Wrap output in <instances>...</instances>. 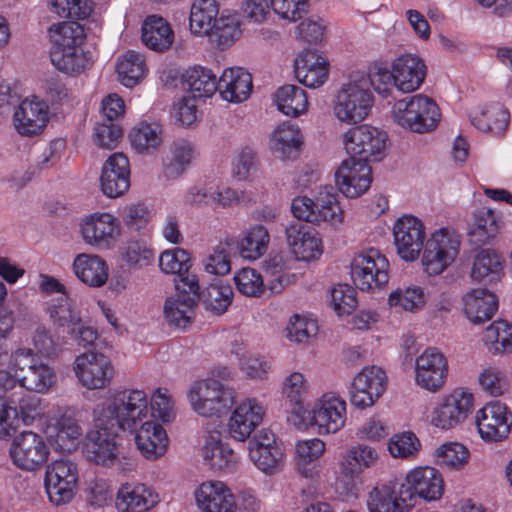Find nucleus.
<instances>
[{
	"instance_id": "obj_1",
	"label": "nucleus",
	"mask_w": 512,
	"mask_h": 512,
	"mask_svg": "<svg viewBox=\"0 0 512 512\" xmlns=\"http://www.w3.org/2000/svg\"><path fill=\"white\" fill-rule=\"evenodd\" d=\"M148 417V394L139 388L110 392L99 414L101 421L113 422L117 429L132 434L140 454L155 461L166 454L169 439L163 426Z\"/></svg>"
},
{
	"instance_id": "obj_2",
	"label": "nucleus",
	"mask_w": 512,
	"mask_h": 512,
	"mask_svg": "<svg viewBox=\"0 0 512 512\" xmlns=\"http://www.w3.org/2000/svg\"><path fill=\"white\" fill-rule=\"evenodd\" d=\"M56 383L54 367L36 358L32 348L18 345L11 350L5 377L1 379V386L5 390L19 386L30 392L45 394Z\"/></svg>"
},
{
	"instance_id": "obj_3",
	"label": "nucleus",
	"mask_w": 512,
	"mask_h": 512,
	"mask_svg": "<svg viewBox=\"0 0 512 512\" xmlns=\"http://www.w3.org/2000/svg\"><path fill=\"white\" fill-rule=\"evenodd\" d=\"M106 400L98 405L95 410L96 427L86 434L83 453L87 460L104 467H117L123 472L134 469L133 460L123 456L120 439L115 431L117 424L101 421L99 414L104 408Z\"/></svg>"
},
{
	"instance_id": "obj_4",
	"label": "nucleus",
	"mask_w": 512,
	"mask_h": 512,
	"mask_svg": "<svg viewBox=\"0 0 512 512\" xmlns=\"http://www.w3.org/2000/svg\"><path fill=\"white\" fill-rule=\"evenodd\" d=\"M374 102L367 77L352 75L335 90L331 100L332 114L341 124L357 125L368 118Z\"/></svg>"
},
{
	"instance_id": "obj_5",
	"label": "nucleus",
	"mask_w": 512,
	"mask_h": 512,
	"mask_svg": "<svg viewBox=\"0 0 512 512\" xmlns=\"http://www.w3.org/2000/svg\"><path fill=\"white\" fill-rule=\"evenodd\" d=\"M291 211L299 220L318 226L326 224L336 230L343 226L346 217L337 191L328 185L320 187L314 198H294Z\"/></svg>"
},
{
	"instance_id": "obj_6",
	"label": "nucleus",
	"mask_w": 512,
	"mask_h": 512,
	"mask_svg": "<svg viewBox=\"0 0 512 512\" xmlns=\"http://www.w3.org/2000/svg\"><path fill=\"white\" fill-rule=\"evenodd\" d=\"M391 113L397 125L417 134L436 130L442 117L437 102L424 94H415L396 101Z\"/></svg>"
},
{
	"instance_id": "obj_7",
	"label": "nucleus",
	"mask_w": 512,
	"mask_h": 512,
	"mask_svg": "<svg viewBox=\"0 0 512 512\" xmlns=\"http://www.w3.org/2000/svg\"><path fill=\"white\" fill-rule=\"evenodd\" d=\"M297 416L309 427L316 428L319 435H331L341 431L347 421V403L334 391L322 393L311 408L297 411Z\"/></svg>"
},
{
	"instance_id": "obj_8",
	"label": "nucleus",
	"mask_w": 512,
	"mask_h": 512,
	"mask_svg": "<svg viewBox=\"0 0 512 512\" xmlns=\"http://www.w3.org/2000/svg\"><path fill=\"white\" fill-rule=\"evenodd\" d=\"M192 410L203 417H221L235 403V391L214 378L194 381L187 390Z\"/></svg>"
},
{
	"instance_id": "obj_9",
	"label": "nucleus",
	"mask_w": 512,
	"mask_h": 512,
	"mask_svg": "<svg viewBox=\"0 0 512 512\" xmlns=\"http://www.w3.org/2000/svg\"><path fill=\"white\" fill-rule=\"evenodd\" d=\"M460 235L450 227L432 232L423 248L421 263L430 276L444 272L457 258L460 251Z\"/></svg>"
},
{
	"instance_id": "obj_10",
	"label": "nucleus",
	"mask_w": 512,
	"mask_h": 512,
	"mask_svg": "<svg viewBox=\"0 0 512 512\" xmlns=\"http://www.w3.org/2000/svg\"><path fill=\"white\" fill-rule=\"evenodd\" d=\"M349 158L359 161H380L384 158L389 137L386 131L368 124L356 125L342 135Z\"/></svg>"
},
{
	"instance_id": "obj_11",
	"label": "nucleus",
	"mask_w": 512,
	"mask_h": 512,
	"mask_svg": "<svg viewBox=\"0 0 512 512\" xmlns=\"http://www.w3.org/2000/svg\"><path fill=\"white\" fill-rule=\"evenodd\" d=\"M390 264L387 257L376 248L359 252L351 263L353 283L362 291H378L389 281Z\"/></svg>"
},
{
	"instance_id": "obj_12",
	"label": "nucleus",
	"mask_w": 512,
	"mask_h": 512,
	"mask_svg": "<svg viewBox=\"0 0 512 512\" xmlns=\"http://www.w3.org/2000/svg\"><path fill=\"white\" fill-rule=\"evenodd\" d=\"M474 405V394L469 389L456 388L433 407L430 424L441 430H451L465 422Z\"/></svg>"
},
{
	"instance_id": "obj_13",
	"label": "nucleus",
	"mask_w": 512,
	"mask_h": 512,
	"mask_svg": "<svg viewBox=\"0 0 512 512\" xmlns=\"http://www.w3.org/2000/svg\"><path fill=\"white\" fill-rule=\"evenodd\" d=\"M247 449L250 461L265 475H275L285 465V447L268 429H261L254 434L248 441Z\"/></svg>"
},
{
	"instance_id": "obj_14",
	"label": "nucleus",
	"mask_w": 512,
	"mask_h": 512,
	"mask_svg": "<svg viewBox=\"0 0 512 512\" xmlns=\"http://www.w3.org/2000/svg\"><path fill=\"white\" fill-rule=\"evenodd\" d=\"M77 484L78 468L73 461L57 459L47 466L44 486L52 504L61 506L69 503L76 494Z\"/></svg>"
},
{
	"instance_id": "obj_15",
	"label": "nucleus",
	"mask_w": 512,
	"mask_h": 512,
	"mask_svg": "<svg viewBox=\"0 0 512 512\" xmlns=\"http://www.w3.org/2000/svg\"><path fill=\"white\" fill-rule=\"evenodd\" d=\"M72 368L78 382L87 390L109 387L115 375L109 357L91 350L76 356Z\"/></svg>"
},
{
	"instance_id": "obj_16",
	"label": "nucleus",
	"mask_w": 512,
	"mask_h": 512,
	"mask_svg": "<svg viewBox=\"0 0 512 512\" xmlns=\"http://www.w3.org/2000/svg\"><path fill=\"white\" fill-rule=\"evenodd\" d=\"M9 455L18 469L33 472L47 462L50 448L42 435L34 431H23L14 436Z\"/></svg>"
},
{
	"instance_id": "obj_17",
	"label": "nucleus",
	"mask_w": 512,
	"mask_h": 512,
	"mask_svg": "<svg viewBox=\"0 0 512 512\" xmlns=\"http://www.w3.org/2000/svg\"><path fill=\"white\" fill-rule=\"evenodd\" d=\"M79 229L84 243L98 250L111 249L121 235L119 220L109 212H94L84 216Z\"/></svg>"
},
{
	"instance_id": "obj_18",
	"label": "nucleus",
	"mask_w": 512,
	"mask_h": 512,
	"mask_svg": "<svg viewBox=\"0 0 512 512\" xmlns=\"http://www.w3.org/2000/svg\"><path fill=\"white\" fill-rule=\"evenodd\" d=\"M475 424L483 441L501 442L511 433L512 410L500 400L489 401L476 412Z\"/></svg>"
},
{
	"instance_id": "obj_19",
	"label": "nucleus",
	"mask_w": 512,
	"mask_h": 512,
	"mask_svg": "<svg viewBox=\"0 0 512 512\" xmlns=\"http://www.w3.org/2000/svg\"><path fill=\"white\" fill-rule=\"evenodd\" d=\"M387 386L385 371L378 366H366L352 380L350 402L358 409L373 406L383 395Z\"/></svg>"
},
{
	"instance_id": "obj_20",
	"label": "nucleus",
	"mask_w": 512,
	"mask_h": 512,
	"mask_svg": "<svg viewBox=\"0 0 512 512\" xmlns=\"http://www.w3.org/2000/svg\"><path fill=\"white\" fill-rule=\"evenodd\" d=\"M266 415V407L256 397H247L236 404L228 423V433L232 439L244 442L261 425Z\"/></svg>"
},
{
	"instance_id": "obj_21",
	"label": "nucleus",
	"mask_w": 512,
	"mask_h": 512,
	"mask_svg": "<svg viewBox=\"0 0 512 512\" xmlns=\"http://www.w3.org/2000/svg\"><path fill=\"white\" fill-rule=\"evenodd\" d=\"M397 253L405 261H414L424 248L425 226L421 219L406 214L399 217L393 226Z\"/></svg>"
},
{
	"instance_id": "obj_22",
	"label": "nucleus",
	"mask_w": 512,
	"mask_h": 512,
	"mask_svg": "<svg viewBox=\"0 0 512 512\" xmlns=\"http://www.w3.org/2000/svg\"><path fill=\"white\" fill-rule=\"evenodd\" d=\"M373 177L372 169L365 161L345 159L335 172L338 191L346 198L355 199L368 191Z\"/></svg>"
},
{
	"instance_id": "obj_23",
	"label": "nucleus",
	"mask_w": 512,
	"mask_h": 512,
	"mask_svg": "<svg viewBox=\"0 0 512 512\" xmlns=\"http://www.w3.org/2000/svg\"><path fill=\"white\" fill-rule=\"evenodd\" d=\"M401 488H406L412 494V508L417 498L425 501H436L444 492V481L441 473L430 466H419L411 469L404 481L399 483Z\"/></svg>"
},
{
	"instance_id": "obj_24",
	"label": "nucleus",
	"mask_w": 512,
	"mask_h": 512,
	"mask_svg": "<svg viewBox=\"0 0 512 512\" xmlns=\"http://www.w3.org/2000/svg\"><path fill=\"white\" fill-rule=\"evenodd\" d=\"M50 118L49 106L37 96H28L16 108L13 116L14 127L18 134L32 137L41 134Z\"/></svg>"
},
{
	"instance_id": "obj_25",
	"label": "nucleus",
	"mask_w": 512,
	"mask_h": 512,
	"mask_svg": "<svg viewBox=\"0 0 512 512\" xmlns=\"http://www.w3.org/2000/svg\"><path fill=\"white\" fill-rule=\"evenodd\" d=\"M447 373V359L436 348L429 347L416 358L415 381L429 392H437L443 387Z\"/></svg>"
},
{
	"instance_id": "obj_26",
	"label": "nucleus",
	"mask_w": 512,
	"mask_h": 512,
	"mask_svg": "<svg viewBox=\"0 0 512 512\" xmlns=\"http://www.w3.org/2000/svg\"><path fill=\"white\" fill-rule=\"evenodd\" d=\"M368 512H409L412 494L399 483H384L373 487L367 495Z\"/></svg>"
},
{
	"instance_id": "obj_27",
	"label": "nucleus",
	"mask_w": 512,
	"mask_h": 512,
	"mask_svg": "<svg viewBox=\"0 0 512 512\" xmlns=\"http://www.w3.org/2000/svg\"><path fill=\"white\" fill-rule=\"evenodd\" d=\"M194 497L201 512H237L235 496L222 481H204L194 491Z\"/></svg>"
},
{
	"instance_id": "obj_28",
	"label": "nucleus",
	"mask_w": 512,
	"mask_h": 512,
	"mask_svg": "<svg viewBox=\"0 0 512 512\" xmlns=\"http://www.w3.org/2000/svg\"><path fill=\"white\" fill-rule=\"evenodd\" d=\"M287 244L299 261H314L323 254L322 239L316 229L294 222L285 229Z\"/></svg>"
},
{
	"instance_id": "obj_29",
	"label": "nucleus",
	"mask_w": 512,
	"mask_h": 512,
	"mask_svg": "<svg viewBox=\"0 0 512 512\" xmlns=\"http://www.w3.org/2000/svg\"><path fill=\"white\" fill-rule=\"evenodd\" d=\"M160 501L156 489L140 482H127L120 486L116 496L119 512H147Z\"/></svg>"
},
{
	"instance_id": "obj_30",
	"label": "nucleus",
	"mask_w": 512,
	"mask_h": 512,
	"mask_svg": "<svg viewBox=\"0 0 512 512\" xmlns=\"http://www.w3.org/2000/svg\"><path fill=\"white\" fill-rule=\"evenodd\" d=\"M395 74V88L403 93L418 90L425 81L427 66L415 54H403L392 61Z\"/></svg>"
},
{
	"instance_id": "obj_31",
	"label": "nucleus",
	"mask_w": 512,
	"mask_h": 512,
	"mask_svg": "<svg viewBox=\"0 0 512 512\" xmlns=\"http://www.w3.org/2000/svg\"><path fill=\"white\" fill-rule=\"evenodd\" d=\"M129 186V160L123 153H114L106 160L102 169V191L106 196L116 198L124 194Z\"/></svg>"
},
{
	"instance_id": "obj_32",
	"label": "nucleus",
	"mask_w": 512,
	"mask_h": 512,
	"mask_svg": "<svg viewBox=\"0 0 512 512\" xmlns=\"http://www.w3.org/2000/svg\"><path fill=\"white\" fill-rule=\"evenodd\" d=\"M304 135L301 128L290 122L275 127L270 135V150L281 161H294L301 152Z\"/></svg>"
},
{
	"instance_id": "obj_33",
	"label": "nucleus",
	"mask_w": 512,
	"mask_h": 512,
	"mask_svg": "<svg viewBox=\"0 0 512 512\" xmlns=\"http://www.w3.org/2000/svg\"><path fill=\"white\" fill-rule=\"evenodd\" d=\"M201 457L204 464L211 470L226 474L235 472L239 463L238 455L229 444L214 435L205 439L201 448Z\"/></svg>"
},
{
	"instance_id": "obj_34",
	"label": "nucleus",
	"mask_w": 512,
	"mask_h": 512,
	"mask_svg": "<svg viewBox=\"0 0 512 512\" xmlns=\"http://www.w3.org/2000/svg\"><path fill=\"white\" fill-rule=\"evenodd\" d=\"M325 450L326 444L320 438L298 440L294 448V461L298 473L306 479H317L320 475L318 460Z\"/></svg>"
},
{
	"instance_id": "obj_35",
	"label": "nucleus",
	"mask_w": 512,
	"mask_h": 512,
	"mask_svg": "<svg viewBox=\"0 0 512 512\" xmlns=\"http://www.w3.org/2000/svg\"><path fill=\"white\" fill-rule=\"evenodd\" d=\"M327 60L314 51H303L295 59L297 79L306 87L315 89L323 86L328 78Z\"/></svg>"
},
{
	"instance_id": "obj_36",
	"label": "nucleus",
	"mask_w": 512,
	"mask_h": 512,
	"mask_svg": "<svg viewBox=\"0 0 512 512\" xmlns=\"http://www.w3.org/2000/svg\"><path fill=\"white\" fill-rule=\"evenodd\" d=\"M252 76L241 67L227 68L218 79V91L223 100L230 103H241L247 100L252 92Z\"/></svg>"
},
{
	"instance_id": "obj_37",
	"label": "nucleus",
	"mask_w": 512,
	"mask_h": 512,
	"mask_svg": "<svg viewBox=\"0 0 512 512\" xmlns=\"http://www.w3.org/2000/svg\"><path fill=\"white\" fill-rule=\"evenodd\" d=\"M379 460L380 453L377 448L367 443H356L342 454L338 467L340 473L361 475L375 468Z\"/></svg>"
},
{
	"instance_id": "obj_38",
	"label": "nucleus",
	"mask_w": 512,
	"mask_h": 512,
	"mask_svg": "<svg viewBox=\"0 0 512 512\" xmlns=\"http://www.w3.org/2000/svg\"><path fill=\"white\" fill-rule=\"evenodd\" d=\"M48 433L55 448L62 453L75 451L82 437V428L70 414L63 413L48 426Z\"/></svg>"
},
{
	"instance_id": "obj_39",
	"label": "nucleus",
	"mask_w": 512,
	"mask_h": 512,
	"mask_svg": "<svg viewBox=\"0 0 512 512\" xmlns=\"http://www.w3.org/2000/svg\"><path fill=\"white\" fill-rule=\"evenodd\" d=\"M72 270L82 283L93 288L102 287L109 276L106 261L97 254H78L73 260Z\"/></svg>"
},
{
	"instance_id": "obj_40",
	"label": "nucleus",
	"mask_w": 512,
	"mask_h": 512,
	"mask_svg": "<svg viewBox=\"0 0 512 512\" xmlns=\"http://www.w3.org/2000/svg\"><path fill=\"white\" fill-rule=\"evenodd\" d=\"M198 152L194 143L186 139L174 141L162 160L163 172L167 178L175 179L187 171Z\"/></svg>"
},
{
	"instance_id": "obj_41",
	"label": "nucleus",
	"mask_w": 512,
	"mask_h": 512,
	"mask_svg": "<svg viewBox=\"0 0 512 512\" xmlns=\"http://www.w3.org/2000/svg\"><path fill=\"white\" fill-rule=\"evenodd\" d=\"M141 39L146 47L156 52L168 50L174 42V32L167 20L150 15L142 24Z\"/></svg>"
},
{
	"instance_id": "obj_42",
	"label": "nucleus",
	"mask_w": 512,
	"mask_h": 512,
	"mask_svg": "<svg viewBox=\"0 0 512 512\" xmlns=\"http://www.w3.org/2000/svg\"><path fill=\"white\" fill-rule=\"evenodd\" d=\"M498 309V299L487 289H474L464 297V312L474 324L490 320Z\"/></svg>"
},
{
	"instance_id": "obj_43",
	"label": "nucleus",
	"mask_w": 512,
	"mask_h": 512,
	"mask_svg": "<svg viewBox=\"0 0 512 512\" xmlns=\"http://www.w3.org/2000/svg\"><path fill=\"white\" fill-rule=\"evenodd\" d=\"M509 120V111L499 103L476 109L470 114V122L477 130L493 135L504 133Z\"/></svg>"
},
{
	"instance_id": "obj_44",
	"label": "nucleus",
	"mask_w": 512,
	"mask_h": 512,
	"mask_svg": "<svg viewBox=\"0 0 512 512\" xmlns=\"http://www.w3.org/2000/svg\"><path fill=\"white\" fill-rule=\"evenodd\" d=\"M269 242L270 235L267 228L261 224H255L242 232L237 242V249L243 259L254 261L266 253Z\"/></svg>"
},
{
	"instance_id": "obj_45",
	"label": "nucleus",
	"mask_w": 512,
	"mask_h": 512,
	"mask_svg": "<svg viewBox=\"0 0 512 512\" xmlns=\"http://www.w3.org/2000/svg\"><path fill=\"white\" fill-rule=\"evenodd\" d=\"M279 112L297 118L308 111L309 102L306 91L296 85H285L277 89L273 96Z\"/></svg>"
},
{
	"instance_id": "obj_46",
	"label": "nucleus",
	"mask_w": 512,
	"mask_h": 512,
	"mask_svg": "<svg viewBox=\"0 0 512 512\" xmlns=\"http://www.w3.org/2000/svg\"><path fill=\"white\" fill-rule=\"evenodd\" d=\"M183 86L189 90L193 98H208L218 91L217 76L202 66L189 67L182 74Z\"/></svg>"
},
{
	"instance_id": "obj_47",
	"label": "nucleus",
	"mask_w": 512,
	"mask_h": 512,
	"mask_svg": "<svg viewBox=\"0 0 512 512\" xmlns=\"http://www.w3.org/2000/svg\"><path fill=\"white\" fill-rule=\"evenodd\" d=\"M196 305L194 298L185 297V294L170 296L163 307L165 320L170 326L184 329L192 323Z\"/></svg>"
},
{
	"instance_id": "obj_48",
	"label": "nucleus",
	"mask_w": 512,
	"mask_h": 512,
	"mask_svg": "<svg viewBox=\"0 0 512 512\" xmlns=\"http://www.w3.org/2000/svg\"><path fill=\"white\" fill-rule=\"evenodd\" d=\"M218 14L219 4L216 0H193L189 16L191 33L196 36L208 35Z\"/></svg>"
},
{
	"instance_id": "obj_49",
	"label": "nucleus",
	"mask_w": 512,
	"mask_h": 512,
	"mask_svg": "<svg viewBox=\"0 0 512 512\" xmlns=\"http://www.w3.org/2000/svg\"><path fill=\"white\" fill-rule=\"evenodd\" d=\"M46 311L54 325L66 328L67 331H74L80 323V310L75 300L67 294L52 299L47 304Z\"/></svg>"
},
{
	"instance_id": "obj_50",
	"label": "nucleus",
	"mask_w": 512,
	"mask_h": 512,
	"mask_svg": "<svg viewBox=\"0 0 512 512\" xmlns=\"http://www.w3.org/2000/svg\"><path fill=\"white\" fill-rule=\"evenodd\" d=\"M387 302L395 312L417 313L425 307L427 295L421 286L410 285L392 291Z\"/></svg>"
},
{
	"instance_id": "obj_51",
	"label": "nucleus",
	"mask_w": 512,
	"mask_h": 512,
	"mask_svg": "<svg viewBox=\"0 0 512 512\" xmlns=\"http://www.w3.org/2000/svg\"><path fill=\"white\" fill-rule=\"evenodd\" d=\"M116 71L122 85L132 88L139 84L147 73L145 57L134 50L127 51L119 58Z\"/></svg>"
},
{
	"instance_id": "obj_52",
	"label": "nucleus",
	"mask_w": 512,
	"mask_h": 512,
	"mask_svg": "<svg viewBox=\"0 0 512 512\" xmlns=\"http://www.w3.org/2000/svg\"><path fill=\"white\" fill-rule=\"evenodd\" d=\"M49 34L53 44L52 51H71L81 47L85 39L84 29L76 22L54 24L50 27Z\"/></svg>"
},
{
	"instance_id": "obj_53",
	"label": "nucleus",
	"mask_w": 512,
	"mask_h": 512,
	"mask_svg": "<svg viewBox=\"0 0 512 512\" xmlns=\"http://www.w3.org/2000/svg\"><path fill=\"white\" fill-rule=\"evenodd\" d=\"M503 258L491 250H482L475 258L471 277L479 282L492 283L503 273Z\"/></svg>"
},
{
	"instance_id": "obj_54",
	"label": "nucleus",
	"mask_w": 512,
	"mask_h": 512,
	"mask_svg": "<svg viewBox=\"0 0 512 512\" xmlns=\"http://www.w3.org/2000/svg\"><path fill=\"white\" fill-rule=\"evenodd\" d=\"M132 147L142 154L156 151L162 144V130L159 125L142 122L132 128L129 134Z\"/></svg>"
},
{
	"instance_id": "obj_55",
	"label": "nucleus",
	"mask_w": 512,
	"mask_h": 512,
	"mask_svg": "<svg viewBox=\"0 0 512 512\" xmlns=\"http://www.w3.org/2000/svg\"><path fill=\"white\" fill-rule=\"evenodd\" d=\"M210 32L213 41L220 49L230 47L242 34L239 17L234 13L223 11Z\"/></svg>"
},
{
	"instance_id": "obj_56",
	"label": "nucleus",
	"mask_w": 512,
	"mask_h": 512,
	"mask_svg": "<svg viewBox=\"0 0 512 512\" xmlns=\"http://www.w3.org/2000/svg\"><path fill=\"white\" fill-rule=\"evenodd\" d=\"M259 165L260 159L256 149L249 145L240 146L231 158V175L237 181H249Z\"/></svg>"
},
{
	"instance_id": "obj_57",
	"label": "nucleus",
	"mask_w": 512,
	"mask_h": 512,
	"mask_svg": "<svg viewBox=\"0 0 512 512\" xmlns=\"http://www.w3.org/2000/svg\"><path fill=\"white\" fill-rule=\"evenodd\" d=\"M240 371L244 376L253 381L268 379L271 371V362L263 355L255 352L245 351L238 348L234 351Z\"/></svg>"
},
{
	"instance_id": "obj_58",
	"label": "nucleus",
	"mask_w": 512,
	"mask_h": 512,
	"mask_svg": "<svg viewBox=\"0 0 512 512\" xmlns=\"http://www.w3.org/2000/svg\"><path fill=\"white\" fill-rule=\"evenodd\" d=\"M50 57L53 66L68 75H78L90 65V59L82 46L71 51H51Z\"/></svg>"
},
{
	"instance_id": "obj_59",
	"label": "nucleus",
	"mask_w": 512,
	"mask_h": 512,
	"mask_svg": "<svg viewBox=\"0 0 512 512\" xmlns=\"http://www.w3.org/2000/svg\"><path fill=\"white\" fill-rule=\"evenodd\" d=\"M310 391V384L306 375L300 371L289 372L282 380L281 393L282 396L298 411L305 409L303 402L307 398Z\"/></svg>"
},
{
	"instance_id": "obj_60",
	"label": "nucleus",
	"mask_w": 512,
	"mask_h": 512,
	"mask_svg": "<svg viewBox=\"0 0 512 512\" xmlns=\"http://www.w3.org/2000/svg\"><path fill=\"white\" fill-rule=\"evenodd\" d=\"M31 341L36 356L53 359L63 351L64 339L52 333L44 325H37L31 333Z\"/></svg>"
},
{
	"instance_id": "obj_61",
	"label": "nucleus",
	"mask_w": 512,
	"mask_h": 512,
	"mask_svg": "<svg viewBox=\"0 0 512 512\" xmlns=\"http://www.w3.org/2000/svg\"><path fill=\"white\" fill-rule=\"evenodd\" d=\"M499 223L500 219L492 209L481 208L474 214L469 234L479 244H485L496 236L500 227Z\"/></svg>"
},
{
	"instance_id": "obj_62",
	"label": "nucleus",
	"mask_w": 512,
	"mask_h": 512,
	"mask_svg": "<svg viewBox=\"0 0 512 512\" xmlns=\"http://www.w3.org/2000/svg\"><path fill=\"white\" fill-rule=\"evenodd\" d=\"M201 298L207 310L221 315L232 303L233 290L228 283L216 280L203 291Z\"/></svg>"
},
{
	"instance_id": "obj_63",
	"label": "nucleus",
	"mask_w": 512,
	"mask_h": 512,
	"mask_svg": "<svg viewBox=\"0 0 512 512\" xmlns=\"http://www.w3.org/2000/svg\"><path fill=\"white\" fill-rule=\"evenodd\" d=\"M148 409L162 423H170L176 418L175 399L166 387H158L148 395Z\"/></svg>"
},
{
	"instance_id": "obj_64",
	"label": "nucleus",
	"mask_w": 512,
	"mask_h": 512,
	"mask_svg": "<svg viewBox=\"0 0 512 512\" xmlns=\"http://www.w3.org/2000/svg\"><path fill=\"white\" fill-rule=\"evenodd\" d=\"M484 342L490 350L503 353L512 350V324L506 320L494 321L486 329Z\"/></svg>"
}]
</instances>
